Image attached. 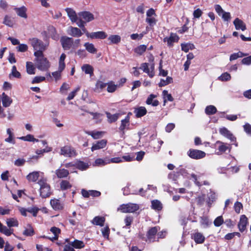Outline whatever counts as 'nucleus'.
<instances>
[{"instance_id": "nucleus-1", "label": "nucleus", "mask_w": 251, "mask_h": 251, "mask_svg": "<svg viewBox=\"0 0 251 251\" xmlns=\"http://www.w3.org/2000/svg\"><path fill=\"white\" fill-rule=\"evenodd\" d=\"M40 186V196L42 198H47L49 197L51 194L50 186L47 182L46 178L42 177L37 182Z\"/></svg>"}, {"instance_id": "nucleus-2", "label": "nucleus", "mask_w": 251, "mask_h": 251, "mask_svg": "<svg viewBox=\"0 0 251 251\" xmlns=\"http://www.w3.org/2000/svg\"><path fill=\"white\" fill-rule=\"evenodd\" d=\"M139 208L137 204L128 203L122 204L118 208V211L122 213H133L137 211Z\"/></svg>"}, {"instance_id": "nucleus-3", "label": "nucleus", "mask_w": 251, "mask_h": 251, "mask_svg": "<svg viewBox=\"0 0 251 251\" xmlns=\"http://www.w3.org/2000/svg\"><path fill=\"white\" fill-rule=\"evenodd\" d=\"M60 154L65 157H73L76 156L77 153L73 147L66 145L61 148Z\"/></svg>"}, {"instance_id": "nucleus-4", "label": "nucleus", "mask_w": 251, "mask_h": 251, "mask_svg": "<svg viewBox=\"0 0 251 251\" xmlns=\"http://www.w3.org/2000/svg\"><path fill=\"white\" fill-rule=\"evenodd\" d=\"M187 155L192 159L198 160L204 158L206 153L201 150L190 149L187 151Z\"/></svg>"}, {"instance_id": "nucleus-5", "label": "nucleus", "mask_w": 251, "mask_h": 251, "mask_svg": "<svg viewBox=\"0 0 251 251\" xmlns=\"http://www.w3.org/2000/svg\"><path fill=\"white\" fill-rule=\"evenodd\" d=\"M29 41L34 50H46V47L41 40L34 37L30 38Z\"/></svg>"}, {"instance_id": "nucleus-6", "label": "nucleus", "mask_w": 251, "mask_h": 251, "mask_svg": "<svg viewBox=\"0 0 251 251\" xmlns=\"http://www.w3.org/2000/svg\"><path fill=\"white\" fill-rule=\"evenodd\" d=\"M60 42L64 50H69L73 45L74 39L72 37L63 36L60 38Z\"/></svg>"}, {"instance_id": "nucleus-7", "label": "nucleus", "mask_w": 251, "mask_h": 251, "mask_svg": "<svg viewBox=\"0 0 251 251\" xmlns=\"http://www.w3.org/2000/svg\"><path fill=\"white\" fill-rule=\"evenodd\" d=\"M37 68L42 71H46L50 67V62L45 57H43L36 61Z\"/></svg>"}, {"instance_id": "nucleus-8", "label": "nucleus", "mask_w": 251, "mask_h": 251, "mask_svg": "<svg viewBox=\"0 0 251 251\" xmlns=\"http://www.w3.org/2000/svg\"><path fill=\"white\" fill-rule=\"evenodd\" d=\"M179 36L176 34L171 32L169 37H166L163 39L164 42L167 43V46L171 48L174 46V43L178 42Z\"/></svg>"}, {"instance_id": "nucleus-9", "label": "nucleus", "mask_w": 251, "mask_h": 251, "mask_svg": "<svg viewBox=\"0 0 251 251\" xmlns=\"http://www.w3.org/2000/svg\"><path fill=\"white\" fill-rule=\"evenodd\" d=\"M159 228V227L158 226H154L150 228L147 231L146 236L148 240L150 242H154L155 241V236L157 234Z\"/></svg>"}, {"instance_id": "nucleus-10", "label": "nucleus", "mask_w": 251, "mask_h": 251, "mask_svg": "<svg viewBox=\"0 0 251 251\" xmlns=\"http://www.w3.org/2000/svg\"><path fill=\"white\" fill-rule=\"evenodd\" d=\"M130 126V117L128 115H126L125 118L121 121V124L119 127V129L121 131L123 134H125V130L129 129Z\"/></svg>"}, {"instance_id": "nucleus-11", "label": "nucleus", "mask_w": 251, "mask_h": 251, "mask_svg": "<svg viewBox=\"0 0 251 251\" xmlns=\"http://www.w3.org/2000/svg\"><path fill=\"white\" fill-rule=\"evenodd\" d=\"M248 224V218L245 215L240 216L239 222L238 224V227L240 232H243L246 229V226Z\"/></svg>"}, {"instance_id": "nucleus-12", "label": "nucleus", "mask_w": 251, "mask_h": 251, "mask_svg": "<svg viewBox=\"0 0 251 251\" xmlns=\"http://www.w3.org/2000/svg\"><path fill=\"white\" fill-rule=\"evenodd\" d=\"M68 34L74 37H79L83 35L81 30L77 28L70 26L67 30Z\"/></svg>"}, {"instance_id": "nucleus-13", "label": "nucleus", "mask_w": 251, "mask_h": 251, "mask_svg": "<svg viewBox=\"0 0 251 251\" xmlns=\"http://www.w3.org/2000/svg\"><path fill=\"white\" fill-rule=\"evenodd\" d=\"M107 141L105 139H102L101 140L98 141L96 143H94L91 147V151H94L100 150L105 148L107 145Z\"/></svg>"}, {"instance_id": "nucleus-14", "label": "nucleus", "mask_w": 251, "mask_h": 251, "mask_svg": "<svg viewBox=\"0 0 251 251\" xmlns=\"http://www.w3.org/2000/svg\"><path fill=\"white\" fill-rule=\"evenodd\" d=\"M79 18L83 19L85 22H89L94 19V15L89 11H82L78 13Z\"/></svg>"}, {"instance_id": "nucleus-15", "label": "nucleus", "mask_w": 251, "mask_h": 251, "mask_svg": "<svg viewBox=\"0 0 251 251\" xmlns=\"http://www.w3.org/2000/svg\"><path fill=\"white\" fill-rule=\"evenodd\" d=\"M89 35L90 38L92 39H104L107 37V34L103 31L93 32Z\"/></svg>"}, {"instance_id": "nucleus-16", "label": "nucleus", "mask_w": 251, "mask_h": 251, "mask_svg": "<svg viewBox=\"0 0 251 251\" xmlns=\"http://www.w3.org/2000/svg\"><path fill=\"white\" fill-rule=\"evenodd\" d=\"M233 24L236 30L241 29L245 31L247 29L245 23L238 18H235L233 21Z\"/></svg>"}, {"instance_id": "nucleus-17", "label": "nucleus", "mask_w": 251, "mask_h": 251, "mask_svg": "<svg viewBox=\"0 0 251 251\" xmlns=\"http://www.w3.org/2000/svg\"><path fill=\"white\" fill-rule=\"evenodd\" d=\"M218 145H219L217 149L218 151L217 152V154L218 155L221 154L222 153L225 152L228 149L229 150H230L228 146H226V144L220 141H217L215 143V146H217Z\"/></svg>"}, {"instance_id": "nucleus-18", "label": "nucleus", "mask_w": 251, "mask_h": 251, "mask_svg": "<svg viewBox=\"0 0 251 251\" xmlns=\"http://www.w3.org/2000/svg\"><path fill=\"white\" fill-rule=\"evenodd\" d=\"M157 97L156 95L150 94L147 98L146 103L148 105H151L152 106H157L159 104V102L157 100H153Z\"/></svg>"}, {"instance_id": "nucleus-19", "label": "nucleus", "mask_w": 251, "mask_h": 251, "mask_svg": "<svg viewBox=\"0 0 251 251\" xmlns=\"http://www.w3.org/2000/svg\"><path fill=\"white\" fill-rule=\"evenodd\" d=\"M50 203L52 208L55 210H61L64 208L63 204L57 199L51 200Z\"/></svg>"}, {"instance_id": "nucleus-20", "label": "nucleus", "mask_w": 251, "mask_h": 251, "mask_svg": "<svg viewBox=\"0 0 251 251\" xmlns=\"http://www.w3.org/2000/svg\"><path fill=\"white\" fill-rule=\"evenodd\" d=\"M13 129L8 128L6 130L7 134L8 135V137L5 139L4 141L12 144L13 145L15 144L16 140L14 137V134L12 131Z\"/></svg>"}, {"instance_id": "nucleus-21", "label": "nucleus", "mask_w": 251, "mask_h": 251, "mask_svg": "<svg viewBox=\"0 0 251 251\" xmlns=\"http://www.w3.org/2000/svg\"><path fill=\"white\" fill-rule=\"evenodd\" d=\"M55 175L58 178L67 177L69 175V171L64 168H59L55 171Z\"/></svg>"}, {"instance_id": "nucleus-22", "label": "nucleus", "mask_w": 251, "mask_h": 251, "mask_svg": "<svg viewBox=\"0 0 251 251\" xmlns=\"http://www.w3.org/2000/svg\"><path fill=\"white\" fill-rule=\"evenodd\" d=\"M134 113L135 114V117L139 118L146 115L147 113V110L145 107L140 106L134 110Z\"/></svg>"}, {"instance_id": "nucleus-23", "label": "nucleus", "mask_w": 251, "mask_h": 251, "mask_svg": "<svg viewBox=\"0 0 251 251\" xmlns=\"http://www.w3.org/2000/svg\"><path fill=\"white\" fill-rule=\"evenodd\" d=\"M139 69H141L144 72L147 73L150 77L152 78L154 76V72L150 71L149 68V63H143L141 64V66L139 68Z\"/></svg>"}, {"instance_id": "nucleus-24", "label": "nucleus", "mask_w": 251, "mask_h": 251, "mask_svg": "<svg viewBox=\"0 0 251 251\" xmlns=\"http://www.w3.org/2000/svg\"><path fill=\"white\" fill-rule=\"evenodd\" d=\"M193 239L197 244H202L205 241V237L203 234L201 233L197 232L193 234Z\"/></svg>"}, {"instance_id": "nucleus-25", "label": "nucleus", "mask_w": 251, "mask_h": 251, "mask_svg": "<svg viewBox=\"0 0 251 251\" xmlns=\"http://www.w3.org/2000/svg\"><path fill=\"white\" fill-rule=\"evenodd\" d=\"M65 11L72 22H76L77 20V16L74 9L71 8H66Z\"/></svg>"}, {"instance_id": "nucleus-26", "label": "nucleus", "mask_w": 251, "mask_h": 251, "mask_svg": "<svg viewBox=\"0 0 251 251\" xmlns=\"http://www.w3.org/2000/svg\"><path fill=\"white\" fill-rule=\"evenodd\" d=\"M15 11H16L17 14L22 18H24L25 19H26L27 17V14H26V8L25 6H23L19 8H14Z\"/></svg>"}, {"instance_id": "nucleus-27", "label": "nucleus", "mask_w": 251, "mask_h": 251, "mask_svg": "<svg viewBox=\"0 0 251 251\" xmlns=\"http://www.w3.org/2000/svg\"><path fill=\"white\" fill-rule=\"evenodd\" d=\"M1 101L2 105L5 107L9 106L12 102V100L4 93L2 94Z\"/></svg>"}, {"instance_id": "nucleus-28", "label": "nucleus", "mask_w": 251, "mask_h": 251, "mask_svg": "<svg viewBox=\"0 0 251 251\" xmlns=\"http://www.w3.org/2000/svg\"><path fill=\"white\" fill-rule=\"evenodd\" d=\"M105 218L102 216H96L94 218L92 223L94 225L102 226H104Z\"/></svg>"}, {"instance_id": "nucleus-29", "label": "nucleus", "mask_w": 251, "mask_h": 251, "mask_svg": "<svg viewBox=\"0 0 251 251\" xmlns=\"http://www.w3.org/2000/svg\"><path fill=\"white\" fill-rule=\"evenodd\" d=\"M14 229L11 228H8L6 226L2 225L0 222V232L5 235L9 236H10L13 233Z\"/></svg>"}, {"instance_id": "nucleus-30", "label": "nucleus", "mask_w": 251, "mask_h": 251, "mask_svg": "<svg viewBox=\"0 0 251 251\" xmlns=\"http://www.w3.org/2000/svg\"><path fill=\"white\" fill-rule=\"evenodd\" d=\"M151 207L152 209L156 211H161L163 206L161 202L157 200H154L151 201Z\"/></svg>"}, {"instance_id": "nucleus-31", "label": "nucleus", "mask_w": 251, "mask_h": 251, "mask_svg": "<svg viewBox=\"0 0 251 251\" xmlns=\"http://www.w3.org/2000/svg\"><path fill=\"white\" fill-rule=\"evenodd\" d=\"M84 46L85 47L86 50L90 53L95 54L98 51L97 49L95 47L94 44L92 43L86 42L84 44Z\"/></svg>"}, {"instance_id": "nucleus-32", "label": "nucleus", "mask_w": 251, "mask_h": 251, "mask_svg": "<svg viewBox=\"0 0 251 251\" xmlns=\"http://www.w3.org/2000/svg\"><path fill=\"white\" fill-rule=\"evenodd\" d=\"M89 167V165L88 163L80 160L76 161V168L79 170L85 171L87 170Z\"/></svg>"}, {"instance_id": "nucleus-33", "label": "nucleus", "mask_w": 251, "mask_h": 251, "mask_svg": "<svg viewBox=\"0 0 251 251\" xmlns=\"http://www.w3.org/2000/svg\"><path fill=\"white\" fill-rule=\"evenodd\" d=\"M39 177V174L38 172H33L32 173H29L26 176V179L29 182H35L37 181Z\"/></svg>"}, {"instance_id": "nucleus-34", "label": "nucleus", "mask_w": 251, "mask_h": 251, "mask_svg": "<svg viewBox=\"0 0 251 251\" xmlns=\"http://www.w3.org/2000/svg\"><path fill=\"white\" fill-rule=\"evenodd\" d=\"M81 69L86 74H89L90 76L94 75V68L89 64H84Z\"/></svg>"}, {"instance_id": "nucleus-35", "label": "nucleus", "mask_w": 251, "mask_h": 251, "mask_svg": "<svg viewBox=\"0 0 251 251\" xmlns=\"http://www.w3.org/2000/svg\"><path fill=\"white\" fill-rule=\"evenodd\" d=\"M107 39L109 41V44H118L121 42V38L118 35H111Z\"/></svg>"}, {"instance_id": "nucleus-36", "label": "nucleus", "mask_w": 251, "mask_h": 251, "mask_svg": "<svg viewBox=\"0 0 251 251\" xmlns=\"http://www.w3.org/2000/svg\"><path fill=\"white\" fill-rule=\"evenodd\" d=\"M6 224L9 227H17L19 226V222L16 218H10L7 219Z\"/></svg>"}, {"instance_id": "nucleus-37", "label": "nucleus", "mask_w": 251, "mask_h": 251, "mask_svg": "<svg viewBox=\"0 0 251 251\" xmlns=\"http://www.w3.org/2000/svg\"><path fill=\"white\" fill-rule=\"evenodd\" d=\"M72 187V184L68 180H63L60 183V187L62 191H65L70 189Z\"/></svg>"}, {"instance_id": "nucleus-38", "label": "nucleus", "mask_w": 251, "mask_h": 251, "mask_svg": "<svg viewBox=\"0 0 251 251\" xmlns=\"http://www.w3.org/2000/svg\"><path fill=\"white\" fill-rule=\"evenodd\" d=\"M247 55H248V54L243 53V52L239 51L238 52L233 53L231 54L229 57V60L230 61H232L233 60H235L238 59V58L246 56Z\"/></svg>"}, {"instance_id": "nucleus-39", "label": "nucleus", "mask_w": 251, "mask_h": 251, "mask_svg": "<svg viewBox=\"0 0 251 251\" xmlns=\"http://www.w3.org/2000/svg\"><path fill=\"white\" fill-rule=\"evenodd\" d=\"M70 244L75 249H81L85 246L83 241L76 239H75L73 242L70 243Z\"/></svg>"}, {"instance_id": "nucleus-40", "label": "nucleus", "mask_w": 251, "mask_h": 251, "mask_svg": "<svg viewBox=\"0 0 251 251\" xmlns=\"http://www.w3.org/2000/svg\"><path fill=\"white\" fill-rule=\"evenodd\" d=\"M26 72L29 75H34L35 74V68L31 62H27L26 63Z\"/></svg>"}, {"instance_id": "nucleus-41", "label": "nucleus", "mask_w": 251, "mask_h": 251, "mask_svg": "<svg viewBox=\"0 0 251 251\" xmlns=\"http://www.w3.org/2000/svg\"><path fill=\"white\" fill-rule=\"evenodd\" d=\"M28 227L25 228L23 231V234L26 236H32L35 234V232L33 228L31 225H27Z\"/></svg>"}, {"instance_id": "nucleus-42", "label": "nucleus", "mask_w": 251, "mask_h": 251, "mask_svg": "<svg viewBox=\"0 0 251 251\" xmlns=\"http://www.w3.org/2000/svg\"><path fill=\"white\" fill-rule=\"evenodd\" d=\"M109 163V162L108 161V158H105V159L97 158L95 160L93 165L95 166H102Z\"/></svg>"}, {"instance_id": "nucleus-43", "label": "nucleus", "mask_w": 251, "mask_h": 251, "mask_svg": "<svg viewBox=\"0 0 251 251\" xmlns=\"http://www.w3.org/2000/svg\"><path fill=\"white\" fill-rule=\"evenodd\" d=\"M147 46L145 45H141L134 50V52L139 55H142L146 50Z\"/></svg>"}, {"instance_id": "nucleus-44", "label": "nucleus", "mask_w": 251, "mask_h": 251, "mask_svg": "<svg viewBox=\"0 0 251 251\" xmlns=\"http://www.w3.org/2000/svg\"><path fill=\"white\" fill-rule=\"evenodd\" d=\"M217 111V108L214 105H208L205 109V112L208 115H213Z\"/></svg>"}, {"instance_id": "nucleus-45", "label": "nucleus", "mask_w": 251, "mask_h": 251, "mask_svg": "<svg viewBox=\"0 0 251 251\" xmlns=\"http://www.w3.org/2000/svg\"><path fill=\"white\" fill-rule=\"evenodd\" d=\"M107 91L109 93H113L114 92L117 87L118 85L114 84V82L113 81H110L108 83H107Z\"/></svg>"}, {"instance_id": "nucleus-46", "label": "nucleus", "mask_w": 251, "mask_h": 251, "mask_svg": "<svg viewBox=\"0 0 251 251\" xmlns=\"http://www.w3.org/2000/svg\"><path fill=\"white\" fill-rule=\"evenodd\" d=\"M19 139L29 142H38L39 140L34 137V136L31 134H28L25 136H22L19 138Z\"/></svg>"}, {"instance_id": "nucleus-47", "label": "nucleus", "mask_w": 251, "mask_h": 251, "mask_svg": "<svg viewBox=\"0 0 251 251\" xmlns=\"http://www.w3.org/2000/svg\"><path fill=\"white\" fill-rule=\"evenodd\" d=\"M173 82V78L170 76H167L165 80L161 79L160 82L158 84V86L160 87L166 86L170 83Z\"/></svg>"}, {"instance_id": "nucleus-48", "label": "nucleus", "mask_w": 251, "mask_h": 251, "mask_svg": "<svg viewBox=\"0 0 251 251\" xmlns=\"http://www.w3.org/2000/svg\"><path fill=\"white\" fill-rule=\"evenodd\" d=\"M89 113L93 116V119L96 121V123H100L101 122V117L103 116L102 114L93 112H90Z\"/></svg>"}, {"instance_id": "nucleus-49", "label": "nucleus", "mask_w": 251, "mask_h": 251, "mask_svg": "<svg viewBox=\"0 0 251 251\" xmlns=\"http://www.w3.org/2000/svg\"><path fill=\"white\" fill-rule=\"evenodd\" d=\"M181 47L182 50L185 52H188L189 50H193L195 48V46L193 44H181Z\"/></svg>"}, {"instance_id": "nucleus-50", "label": "nucleus", "mask_w": 251, "mask_h": 251, "mask_svg": "<svg viewBox=\"0 0 251 251\" xmlns=\"http://www.w3.org/2000/svg\"><path fill=\"white\" fill-rule=\"evenodd\" d=\"M107 86V83H104L101 80H98L95 85V90H102Z\"/></svg>"}, {"instance_id": "nucleus-51", "label": "nucleus", "mask_w": 251, "mask_h": 251, "mask_svg": "<svg viewBox=\"0 0 251 251\" xmlns=\"http://www.w3.org/2000/svg\"><path fill=\"white\" fill-rule=\"evenodd\" d=\"M107 117L108 119V122L109 123H112L116 122L118 119V114H113L112 115L109 112H106Z\"/></svg>"}, {"instance_id": "nucleus-52", "label": "nucleus", "mask_w": 251, "mask_h": 251, "mask_svg": "<svg viewBox=\"0 0 251 251\" xmlns=\"http://www.w3.org/2000/svg\"><path fill=\"white\" fill-rule=\"evenodd\" d=\"M45 50H35L36 51L34 52V55L36 57L35 59V61H37L38 59H40L43 57H44L43 51Z\"/></svg>"}, {"instance_id": "nucleus-53", "label": "nucleus", "mask_w": 251, "mask_h": 251, "mask_svg": "<svg viewBox=\"0 0 251 251\" xmlns=\"http://www.w3.org/2000/svg\"><path fill=\"white\" fill-rule=\"evenodd\" d=\"M163 95L164 97V102L165 103L166 100H168L170 101H173L174 100V98L172 96L171 94H168V91L167 90H164L162 92ZM165 104L164 103V105Z\"/></svg>"}, {"instance_id": "nucleus-54", "label": "nucleus", "mask_w": 251, "mask_h": 251, "mask_svg": "<svg viewBox=\"0 0 251 251\" xmlns=\"http://www.w3.org/2000/svg\"><path fill=\"white\" fill-rule=\"evenodd\" d=\"M224 223L222 216L217 217L214 221V225L216 227L221 226Z\"/></svg>"}, {"instance_id": "nucleus-55", "label": "nucleus", "mask_w": 251, "mask_h": 251, "mask_svg": "<svg viewBox=\"0 0 251 251\" xmlns=\"http://www.w3.org/2000/svg\"><path fill=\"white\" fill-rule=\"evenodd\" d=\"M218 79L222 81H226L231 79V76L229 73H224L218 77Z\"/></svg>"}, {"instance_id": "nucleus-56", "label": "nucleus", "mask_w": 251, "mask_h": 251, "mask_svg": "<svg viewBox=\"0 0 251 251\" xmlns=\"http://www.w3.org/2000/svg\"><path fill=\"white\" fill-rule=\"evenodd\" d=\"M3 24L9 27H12L13 25V21L11 20V17L8 15L5 16Z\"/></svg>"}, {"instance_id": "nucleus-57", "label": "nucleus", "mask_w": 251, "mask_h": 251, "mask_svg": "<svg viewBox=\"0 0 251 251\" xmlns=\"http://www.w3.org/2000/svg\"><path fill=\"white\" fill-rule=\"evenodd\" d=\"M89 135H91L94 139H99L102 136V132L101 131H90L87 133Z\"/></svg>"}, {"instance_id": "nucleus-58", "label": "nucleus", "mask_w": 251, "mask_h": 251, "mask_svg": "<svg viewBox=\"0 0 251 251\" xmlns=\"http://www.w3.org/2000/svg\"><path fill=\"white\" fill-rule=\"evenodd\" d=\"M147 33L146 32L143 31L140 34L133 33L130 35V38L132 40H141L143 37L144 35Z\"/></svg>"}, {"instance_id": "nucleus-59", "label": "nucleus", "mask_w": 251, "mask_h": 251, "mask_svg": "<svg viewBox=\"0 0 251 251\" xmlns=\"http://www.w3.org/2000/svg\"><path fill=\"white\" fill-rule=\"evenodd\" d=\"M133 218L131 216H126L124 222L126 224V226L129 228L132 223L133 222Z\"/></svg>"}, {"instance_id": "nucleus-60", "label": "nucleus", "mask_w": 251, "mask_h": 251, "mask_svg": "<svg viewBox=\"0 0 251 251\" xmlns=\"http://www.w3.org/2000/svg\"><path fill=\"white\" fill-rule=\"evenodd\" d=\"M16 49L19 52H24L27 50L28 46L25 44H19V46L16 47Z\"/></svg>"}, {"instance_id": "nucleus-61", "label": "nucleus", "mask_w": 251, "mask_h": 251, "mask_svg": "<svg viewBox=\"0 0 251 251\" xmlns=\"http://www.w3.org/2000/svg\"><path fill=\"white\" fill-rule=\"evenodd\" d=\"M200 223L201 225H203L206 227L209 226L210 222L207 217H201Z\"/></svg>"}, {"instance_id": "nucleus-62", "label": "nucleus", "mask_w": 251, "mask_h": 251, "mask_svg": "<svg viewBox=\"0 0 251 251\" xmlns=\"http://www.w3.org/2000/svg\"><path fill=\"white\" fill-rule=\"evenodd\" d=\"M234 210L237 214L240 213L241 209L243 208V205L241 202L236 201L234 205Z\"/></svg>"}, {"instance_id": "nucleus-63", "label": "nucleus", "mask_w": 251, "mask_h": 251, "mask_svg": "<svg viewBox=\"0 0 251 251\" xmlns=\"http://www.w3.org/2000/svg\"><path fill=\"white\" fill-rule=\"evenodd\" d=\"M122 158V160L123 159L126 162L135 160L134 155L133 154L130 155L129 153H127L126 155L123 156Z\"/></svg>"}, {"instance_id": "nucleus-64", "label": "nucleus", "mask_w": 251, "mask_h": 251, "mask_svg": "<svg viewBox=\"0 0 251 251\" xmlns=\"http://www.w3.org/2000/svg\"><path fill=\"white\" fill-rule=\"evenodd\" d=\"M11 74L16 78H20L21 77V75L20 73L17 70L16 67L15 66H13L12 67Z\"/></svg>"}]
</instances>
